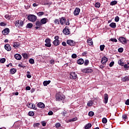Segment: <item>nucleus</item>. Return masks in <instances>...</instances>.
Here are the masks:
<instances>
[{"instance_id": "nucleus-12", "label": "nucleus", "mask_w": 129, "mask_h": 129, "mask_svg": "<svg viewBox=\"0 0 129 129\" xmlns=\"http://www.w3.org/2000/svg\"><path fill=\"white\" fill-rule=\"evenodd\" d=\"M10 33V29L9 28H5L2 31V34L6 36V35H8Z\"/></svg>"}, {"instance_id": "nucleus-62", "label": "nucleus", "mask_w": 129, "mask_h": 129, "mask_svg": "<svg viewBox=\"0 0 129 129\" xmlns=\"http://www.w3.org/2000/svg\"><path fill=\"white\" fill-rule=\"evenodd\" d=\"M41 123H42V126H46V123L45 122L42 121V122H41Z\"/></svg>"}, {"instance_id": "nucleus-40", "label": "nucleus", "mask_w": 129, "mask_h": 129, "mask_svg": "<svg viewBox=\"0 0 129 129\" xmlns=\"http://www.w3.org/2000/svg\"><path fill=\"white\" fill-rule=\"evenodd\" d=\"M118 52H119V53H122V52H123V48L122 47H120L118 49Z\"/></svg>"}, {"instance_id": "nucleus-46", "label": "nucleus", "mask_w": 129, "mask_h": 129, "mask_svg": "<svg viewBox=\"0 0 129 129\" xmlns=\"http://www.w3.org/2000/svg\"><path fill=\"white\" fill-rule=\"evenodd\" d=\"M102 122L103 123H106V122H107V119H106V118H103Z\"/></svg>"}, {"instance_id": "nucleus-19", "label": "nucleus", "mask_w": 129, "mask_h": 129, "mask_svg": "<svg viewBox=\"0 0 129 129\" xmlns=\"http://www.w3.org/2000/svg\"><path fill=\"white\" fill-rule=\"evenodd\" d=\"M77 63L79 65H82V64L84 63V60L82 58H79L77 61Z\"/></svg>"}, {"instance_id": "nucleus-44", "label": "nucleus", "mask_w": 129, "mask_h": 129, "mask_svg": "<svg viewBox=\"0 0 129 129\" xmlns=\"http://www.w3.org/2000/svg\"><path fill=\"white\" fill-rule=\"evenodd\" d=\"M109 41L116 43V42H117V39H116V38H111Z\"/></svg>"}, {"instance_id": "nucleus-54", "label": "nucleus", "mask_w": 129, "mask_h": 129, "mask_svg": "<svg viewBox=\"0 0 129 129\" xmlns=\"http://www.w3.org/2000/svg\"><path fill=\"white\" fill-rule=\"evenodd\" d=\"M119 17L118 16H116L115 18V22H119Z\"/></svg>"}, {"instance_id": "nucleus-43", "label": "nucleus", "mask_w": 129, "mask_h": 129, "mask_svg": "<svg viewBox=\"0 0 129 129\" xmlns=\"http://www.w3.org/2000/svg\"><path fill=\"white\" fill-rule=\"evenodd\" d=\"M29 63H30V64H34V63H35V60L33 58H30L29 59Z\"/></svg>"}, {"instance_id": "nucleus-60", "label": "nucleus", "mask_w": 129, "mask_h": 129, "mask_svg": "<svg viewBox=\"0 0 129 129\" xmlns=\"http://www.w3.org/2000/svg\"><path fill=\"white\" fill-rule=\"evenodd\" d=\"M62 46H64V47H66V46H67V44L66 43V42H65V41H63L62 42Z\"/></svg>"}, {"instance_id": "nucleus-22", "label": "nucleus", "mask_w": 129, "mask_h": 129, "mask_svg": "<svg viewBox=\"0 0 129 129\" xmlns=\"http://www.w3.org/2000/svg\"><path fill=\"white\" fill-rule=\"evenodd\" d=\"M53 45H54V46H59V45H60V41L59 40H54L53 41Z\"/></svg>"}, {"instance_id": "nucleus-53", "label": "nucleus", "mask_w": 129, "mask_h": 129, "mask_svg": "<svg viewBox=\"0 0 129 129\" xmlns=\"http://www.w3.org/2000/svg\"><path fill=\"white\" fill-rule=\"evenodd\" d=\"M60 126H61V124H60V123H56L55 124V127L57 128H58V127H60Z\"/></svg>"}, {"instance_id": "nucleus-4", "label": "nucleus", "mask_w": 129, "mask_h": 129, "mask_svg": "<svg viewBox=\"0 0 129 129\" xmlns=\"http://www.w3.org/2000/svg\"><path fill=\"white\" fill-rule=\"evenodd\" d=\"M118 41H119V42H120V43H121L123 45L126 44L127 43L126 38L122 37H119L118 38Z\"/></svg>"}, {"instance_id": "nucleus-2", "label": "nucleus", "mask_w": 129, "mask_h": 129, "mask_svg": "<svg viewBox=\"0 0 129 129\" xmlns=\"http://www.w3.org/2000/svg\"><path fill=\"white\" fill-rule=\"evenodd\" d=\"M55 98L56 100L60 101L61 100H64L65 99V96L63 95L62 94L57 93L56 94Z\"/></svg>"}, {"instance_id": "nucleus-31", "label": "nucleus", "mask_w": 129, "mask_h": 129, "mask_svg": "<svg viewBox=\"0 0 129 129\" xmlns=\"http://www.w3.org/2000/svg\"><path fill=\"white\" fill-rule=\"evenodd\" d=\"M22 56L24 59H28V58H29V56L26 53H23Z\"/></svg>"}, {"instance_id": "nucleus-8", "label": "nucleus", "mask_w": 129, "mask_h": 129, "mask_svg": "<svg viewBox=\"0 0 129 129\" xmlns=\"http://www.w3.org/2000/svg\"><path fill=\"white\" fill-rule=\"evenodd\" d=\"M68 27H66V28L63 30L62 32L64 35H70V31L68 28Z\"/></svg>"}, {"instance_id": "nucleus-61", "label": "nucleus", "mask_w": 129, "mask_h": 129, "mask_svg": "<svg viewBox=\"0 0 129 129\" xmlns=\"http://www.w3.org/2000/svg\"><path fill=\"white\" fill-rule=\"evenodd\" d=\"M125 104H126V105H129V99L126 100L125 102Z\"/></svg>"}, {"instance_id": "nucleus-18", "label": "nucleus", "mask_w": 129, "mask_h": 129, "mask_svg": "<svg viewBox=\"0 0 129 129\" xmlns=\"http://www.w3.org/2000/svg\"><path fill=\"white\" fill-rule=\"evenodd\" d=\"M14 57L16 60H21V59H22V55H21L20 54H16Z\"/></svg>"}, {"instance_id": "nucleus-58", "label": "nucleus", "mask_w": 129, "mask_h": 129, "mask_svg": "<svg viewBox=\"0 0 129 129\" xmlns=\"http://www.w3.org/2000/svg\"><path fill=\"white\" fill-rule=\"evenodd\" d=\"M66 25L67 26H69V25H70V23H69V19L67 20V22H66Z\"/></svg>"}, {"instance_id": "nucleus-6", "label": "nucleus", "mask_w": 129, "mask_h": 129, "mask_svg": "<svg viewBox=\"0 0 129 129\" xmlns=\"http://www.w3.org/2000/svg\"><path fill=\"white\" fill-rule=\"evenodd\" d=\"M107 61H108V58L104 56L102 58L101 60V63H102V64L103 65H106V63L107 62Z\"/></svg>"}, {"instance_id": "nucleus-55", "label": "nucleus", "mask_w": 129, "mask_h": 129, "mask_svg": "<svg viewBox=\"0 0 129 129\" xmlns=\"http://www.w3.org/2000/svg\"><path fill=\"white\" fill-rule=\"evenodd\" d=\"M127 116L125 115V114H123L122 116V118L124 120H125L127 118Z\"/></svg>"}, {"instance_id": "nucleus-30", "label": "nucleus", "mask_w": 129, "mask_h": 129, "mask_svg": "<svg viewBox=\"0 0 129 129\" xmlns=\"http://www.w3.org/2000/svg\"><path fill=\"white\" fill-rule=\"evenodd\" d=\"M117 4V1H112L110 2V6H115V5H116Z\"/></svg>"}, {"instance_id": "nucleus-59", "label": "nucleus", "mask_w": 129, "mask_h": 129, "mask_svg": "<svg viewBox=\"0 0 129 129\" xmlns=\"http://www.w3.org/2000/svg\"><path fill=\"white\" fill-rule=\"evenodd\" d=\"M114 64V61H112V62H111L110 63L109 66H110V67H112Z\"/></svg>"}, {"instance_id": "nucleus-20", "label": "nucleus", "mask_w": 129, "mask_h": 129, "mask_svg": "<svg viewBox=\"0 0 129 129\" xmlns=\"http://www.w3.org/2000/svg\"><path fill=\"white\" fill-rule=\"evenodd\" d=\"M37 105L40 108H45V104L42 102L38 103Z\"/></svg>"}, {"instance_id": "nucleus-41", "label": "nucleus", "mask_w": 129, "mask_h": 129, "mask_svg": "<svg viewBox=\"0 0 129 129\" xmlns=\"http://www.w3.org/2000/svg\"><path fill=\"white\" fill-rule=\"evenodd\" d=\"M95 8H100V3H96L95 4Z\"/></svg>"}, {"instance_id": "nucleus-42", "label": "nucleus", "mask_w": 129, "mask_h": 129, "mask_svg": "<svg viewBox=\"0 0 129 129\" xmlns=\"http://www.w3.org/2000/svg\"><path fill=\"white\" fill-rule=\"evenodd\" d=\"M124 68H125V69H127L129 68V63L127 62V63L123 65Z\"/></svg>"}, {"instance_id": "nucleus-5", "label": "nucleus", "mask_w": 129, "mask_h": 129, "mask_svg": "<svg viewBox=\"0 0 129 129\" xmlns=\"http://www.w3.org/2000/svg\"><path fill=\"white\" fill-rule=\"evenodd\" d=\"M67 44L69 46H71V47H73V46H75V41L72 40H67Z\"/></svg>"}, {"instance_id": "nucleus-7", "label": "nucleus", "mask_w": 129, "mask_h": 129, "mask_svg": "<svg viewBox=\"0 0 129 129\" xmlns=\"http://www.w3.org/2000/svg\"><path fill=\"white\" fill-rule=\"evenodd\" d=\"M83 72L84 73H92V72H93V70L90 68H86L83 70Z\"/></svg>"}, {"instance_id": "nucleus-16", "label": "nucleus", "mask_w": 129, "mask_h": 129, "mask_svg": "<svg viewBox=\"0 0 129 129\" xmlns=\"http://www.w3.org/2000/svg\"><path fill=\"white\" fill-rule=\"evenodd\" d=\"M14 48H15V49H17V48H18V47L20 46V42H18L17 41H14L13 42V45Z\"/></svg>"}, {"instance_id": "nucleus-10", "label": "nucleus", "mask_w": 129, "mask_h": 129, "mask_svg": "<svg viewBox=\"0 0 129 129\" xmlns=\"http://www.w3.org/2000/svg\"><path fill=\"white\" fill-rule=\"evenodd\" d=\"M27 106L29 107V108H33V109H36V106L34 104H33L32 103H28L27 104Z\"/></svg>"}, {"instance_id": "nucleus-63", "label": "nucleus", "mask_w": 129, "mask_h": 129, "mask_svg": "<svg viewBox=\"0 0 129 129\" xmlns=\"http://www.w3.org/2000/svg\"><path fill=\"white\" fill-rule=\"evenodd\" d=\"M26 90H31V87L30 86H27L26 87Z\"/></svg>"}, {"instance_id": "nucleus-24", "label": "nucleus", "mask_w": 129, "mask_h": 129, "mask_svg": "<svg viewBox=\"0 0 129 129\" xmlns=\"http://www.w3.org/2000/svg\"><path fill=\"white\" fill-rule=\"evenodd\" d=\"M51 83V81L48 80V81H44L43 82V85L44 86H47L48 84H50Z\"/></svg>"}, {"instance_id": "nucleus-33", "label": "nucleus", "mask_w": 129, "mask_h": 129, "mask_svg": "<svg viewBox=\"0 0 129 129\" xmlns=\"http://www.w3.org/2000/svg\"><path fill=\"white\" fill-rule=\"evenodd\" d=\"M122 81L124 82H125L126 81H129V78L128 76H125L124 78H122Z\"/></svg>"}, {"instance_id": "nucleus-47", "label": "nucleus", "mask_w": 129, "mask_h": 129, "mask_svg": "<svg viewBox=\"0 0 129 129\" xmlns=\"http://www.w3.org/2000/svg\"><path fill=\"white\" fill-rule=\"evenodd\" d=\"M27 78H31L32 76L30 75V72H27Z\"/></svg>"}, {"instance_id": "nucleus-48", "label": "nucleus", "mask_w": 129, "mask_h": 129, "mask_svg": "<svg viewBox=\"0 0 129 129\" xmlns=\"http://www.w3.org/2000/svg\"><path fill=\"white\" fill-rule=\"evenodd\" d=\"M24 26V22L23 21H19V27H23Z\"/></svg>"}, {"instance_id": "nucleus-51", "label": "nucleus", "mask_w": 129, "mask_h": 129, "mask_svg": "<svg viewBox=\"0 0 129 129\" xmlns=\"http://www.w3.org/2000/svg\"><path fill=\"white\" fill-rule=\"evenodd\" d=\"M72 57H73V59H76V58H77V55L75 53H74L72 55Z\"/></svg>"}, {"instance_id": "nucleus-37", "label": "nucleus", "mask_w": 129, "mask_h": 129, "mask_svg": "<svg viewBox=\"0 0 129 129\" xmlns=\"http://www.w3.org/2000/svg\"><path fill=\"white\" fill-rule=\"evenodd\" d=\"M104 48H105V45H104V44L101 45L100 46V51H103V50H104Z\"/></svg>"}, {"instance_id": "nucleus-52", "label": "nucleus", "mask_w": 129, "mask_h": 129, "mask_svg": "<svg viewBox=\"0 0 129 129\" xmlns=\"http://www.w3.org/2000/svg\"><path fill=\"white\" fill-rule=\"evenodd\" d=\"M0 26H1V27H5V26H7V24H6V23L4 22H1Z\"/></svg>"}, {"instance_id": "nucleus-49", "label": "nucleus", "mask_w": 129, "mask_h": 129, "mask_svg": "<svg viewBox=\"0 0 129 129\" xmlns=\"http://www.w3.org/2000/svg\"><path fill=\"white\" fill-rule=\"evenodd\" d=\"M1 63H5L6 62V58H3L0 59Z\"/></svg>"}, {"instance_id": "nucleus-39", "label": "nucleus", "mask_w": 129, "mask_h": 129, "mask_svg": "<svg viewBox=\"0 0 129 129\" xmlns=\"http://www.w3.org/2000/svg\"><path fill=\"white\" fill-rule=\"evenodd\" d=\"M34 127H39L40 126V123H35L33 124Z\"/></svg>"}, {"instance_id": "nucleus-57", "label": "nucleus", "mask_w": 129, "mask_h": 129, "mask_svg": "<svg viewBox=\"0 0 129 129\" xmlns=\"http://www.w3.org/2000/svg\"><path fill=\"white\" fill-rule=\"evenodd\" d=\"M50 63L51 64H55V60H54V59H51L50 60Z\"/></svg>"}, {"instance_id": "nucleus-29", "label": "nucleus", "mask_w": 129, "mask_h": 129, "mask_svg": "<svg viewBox=\"0 0 129 129\" xmlns=\"http://www.w3.org/2000/svg\"><path fill=\"white\" fill-rule=\"evenodd\" d=\"M92 125L91 123H88L85 126V129H88V128H90V127H91Z\"/></svg>"}, {"instance_id": "nucleus-21", "label": "nucleus", "mask_w": 129, "mask_h": 129, "mask_svg": "<svg viewBox=\"0 0 129 129\" xmlns=\"http://www.w3.org/2000/svg\"><path fill=\"white\" fill-rule=\"evenodd\" d=\"M87 42L89 46H92V45H93V42L92 41V39L91 38H89L87 39Z\"/></svg>"}, {"instance_id": "nucleus-17", "label": "nucleus", "mask_w": 129, "mask_h": 129, "mask_svg": "<svg viewBox=\"0 0 129 129\" xmlns=\"http://www.w3.org/2000/svg\"><path fill=\"white\" fill-rule=\"evenodd\" d=\"M5 49H6L7 50V51H11V50H12V47H11V45H10V44H6L5 45Z\"/></svg>"}, {"instance_id": "nucleus-64", "label": "nucleus", "mask_w": 129, "mask_h": 129, "mask_svg": "<svg viewBox=\"0 0 129 129\" xmlns=\"http://www.w3.org/2000/svg\"><path fill=\"white\" fill-rule=\"evenodd\" d=\"M89 116L92 117L93 115H94V113H88Z\"/></svg>"}, {"instance_id": "nucleus-56", "label": "nucleus", "mask_w": 129, "mask_h": 129, "mask_svg": "<svg viewBox=\"0 0 129 129\" xmlns=\"http://www.w3.org/2000/svg\"><path fill=\"white\" fill-rule=\"evenodd\" d=\"M18 66L20 67V68H25V66H23V63H19Z\"/></svg>"}, {"instance_id": "nucleus-28", "label": "nucleus", "mask_w": 129, "mask_h": 129, "mask_svg": "<svg viewBox=\"0 0 129 129\" xmlns=\"http://www.w3.org/2000/svg\"><path fill=\"white\" fill-rule=\"evenodd\" d=\"M33 27V24L32 23H28L26 26V29H32Z\"/></svg>"}, {"instance_id": "nucleus-32", "label": "nucleus", "mask_w": 129, "mask_h": 129, "mask_svg": "<svg viewBox=\"0 0 129 129\" xmlns=\"http://www.w3.org/2000/svg\"><path fill=\"white\" fill-rule=\"evenodd\" d=\"M93 101L90 100L88 102L87 105L88 106H92V105H93Z\"/></svg>"}, {"instance_id": "nucleus-14", "label": "nucleus", "mask_w": 129, "mask_h": 129, "mask_svg": "<svg viewBox=\"0 0 129 129\" xmlns=\"http://www.w3.org/2000/svg\"><path fill=\"white\" fill-rule=\"evenodd\" d=\"M48 22V19L47 18H42L40 20V22L41 23V25H45V24H46Z\"/></svg>"}, {"instance_id": "nucleus-13", "label": "nucleus", "mask_w": 129, "mask_h": 129, "mask_svg": "<svg viewBox=\"0 0 129 129\" xmlns=\"http://www.w3.org/2000/svg\"><path fill=\"white\" fill-rule=\"evenodd\" d=\"M60 23L61 25H65L66 23V18H65V17H61L60 19Z\"/></svg>"}, {"instance_id": "nucleus-1", "label": "nucleus", "mask_w": 129, "mask_h": 129, "mask_svg": "<svg viewBox=\"0 0 129 129\" xmlns=\"http://www.w3.org/2000/svg\"><path fill=\"white\" fill-rule=\"evenodd\" d=\"M27 19L28 21H30V22H32L33 23H34V22H36V21H37V16L32 14H30L27 17Z\"/></svg>"}, {"instance_id": "nucleus-26", "label": "nucleus", "mask_w": 129, "mask_h": 129, "mask_svg": "<svg viewBox=\"0 0 129 129\" xmlns=\"http://www.w3.org/2000/svg\"><path fill=\"white\" fill-rule=\"evenodd\" d=\"M10 74H15V73H16V72H17V69H10Z\"/></svg>"}, {"instance_id": "nucleus-50", "label": "nucleus", "mask_w": 129, "mask_h": 129, "mask_svg": "<svg viewBox=\"0 0 129 129\" xmlns=\"http://www.w3.org/2000/svg\"><path fill=\"white\" fill-rule=\"evenodd\" d=\"M19 25H20V21L19 20H17L16 23H15V25L17 27H19Z\"/></svg>"}, {"instance_id": "nucleus-45", "label": "nucleus", "mask_w": 129, "mask_h": 129, "mask_svg": "<svg viewBox=\"0 0 129 129\" xmlns=\"http://www.w3.org/2000/svg\"><path fill=\"white\" fill-rule=\"evenodd\" d=\"M5 18L7 19V20H10L11 19V16L9 14H7L5 16Z\"/></svg>"}, {"instance_id": "nucleus-25", "label": "nucleus", "mask_w": 129, "mask_h": 129, "mask_svg": "<svg viewBox=\"0 0 129 129\" xmlns=\"http://www.w3.org/2000/svg\"><path fill=\"white\" fill-rule=\"evenodd\" d=\"M78 118L77 117H74V118H73L72 119H70L69 120H68V122H73V121H76V120H77Z\"/></svg>"}, {"instance_id": "nucleus-34", "label": "nucleus", "mask_w": 129, "mask_h": 129, "mask_svg": "<svg viewBox=\"0 0 129 129\" xmlns=\"http://www.w3.org/2000/svg\"><path fill=\"white\" fill-rule=\"evenodd\" d=\"M37 16H38V17H42V16H43L44 15V12H39L37 13Z\"/></svg>"}, {"instance_id": "nucleus-3", "label": "nucleus", "mask_w": 129, "mask_h": 129, "mask_svg": "<svg viewBox=\"0 0 129 129\" xmlns=\"http://www.w3.org/2000/svg\"><path fill=\"white\" fill-rule=\"evenodd\" d=\"M45 47H48V48H50L52 45L51 44V39L49 38H46L45 40Z\"/></svg>"}, {"instance_id": "nucleus-36", "label": "nucleus", "mask_w": 129, "mask_h": 129, "mask_svg": "<svg viewBox=\"0 0 129 129\" xmlns=\"http://www.w3.org/2000/svg\"><path fill=\"white\" fill-rule=\"evenodd\" d=\"M84 64L85 66H87V65H88V64H89V60L88 59H86L85 60V61H84Z\"/></svg>"}, {"instance_id": "nucleus-11", "label": "nucleus", "mask_w": 129, "mask_h": 129, "mask_svg": "<svg viewBox=\"0 0 129 129\" xmlns=\"http://www.w3.org/2000/svg\"><path fill=\"white\" fill-rule=\"evenodd\" d=\"M80 13V9L77 8L74 11V16H78Z\"/></svg>"}, {"instance_id": "nucleus-38", "label": "nucleus", "mask_w": 129, "mask_h": 129, "mask_svg": "<svg viewBox=\"0 0 129 129\" xmlns=\"http://www.w3.org/2000/svg\"><path fill=\"white\" fill-rule=\"evenodd\" d=\"M118 64H119V65H120V66H123L124 65L123 64H124V63L122 62L121 60H118Z\"/></svg>"}, {"instance_id": "nucleus-35", "label": "nucleus", "mask_w": 129, "mask_h": 129, "mask_svg": "<svg viewBox=\"0 0 129 129\" xmlns=\"http://www.w3.org/2000/svg\"><path fill=\"white\" fill-rule=\"evenodd\" d=\"M54 24L55 25H59L60 24V20L58 19H55L54 21Z\"/></svg>"}, {"instance_id": "nucleus-15", "label": "nucleus", "mask_w": 129, "mask_h": 129, "mask_svg": "<svg viewBox=\"0 0 129 129\" xmlns=\"http://www.w3.org/2000/svg\"><path fill=\"white\" fill-rule=\"evenodd\" d=\"M104 102L106 104L108 101V95L107 94H105L104 96Z\"/></svg>"}, {"instance_id": "nucleus-27", "label": "nucleus", "mask_w": 129, "mask_h": 129, "mask_svg": "<svg viewBox=\"0 0 129 129\" xmlns=\"http://www.w3.org/2000/svg\"><path fill=\"white\" fill-rule=\"evenodd\" d=\"M35 26H36L37 27H41V26H42L41 21H36L35 23Z\"/></svg>"}, {"instance_id": "nucleus-23", "label": "nucleus", "mask_w": 129, "mask_h": 129, "mask_svg": "<svg viewBox=\"0 0 129 129\" xmlns=\"http://www.w3.org/2000/svg\"><path fill=\"white\" fill-rule=\"evenodd\" d=\"M109 27L112 28V29H115V28H116V24H115V23L112 22L109 24Z\"/></svg>"}, {"instance_id": "nucleus-9", "label": "nucleus", "mask_w": 129, "mask_h": 129, "mask_svg": "<svg viewBox=\"0 0 129 129\" xmlns=\"http://www.w3.org/2000/svg\"><path fill=\"white\" fill-rule=\"evenodd\" d=\"M70 75L71 79H76L77 78V74L75 72L71 73Z\"/></svg>"}]
</instances>
